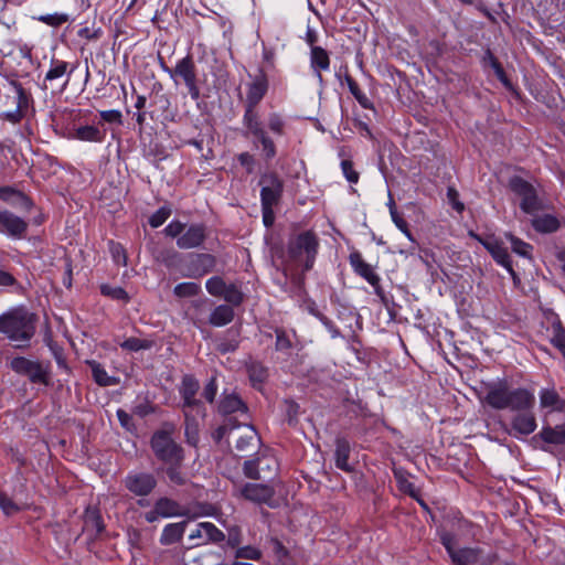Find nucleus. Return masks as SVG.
<instances>
[{
	"mask_svg": "<svg viewBox=\"0 0 565 565\" xmlns=\"http://www.w3.org/2000/svg\"><path fill=\"white\" fill-rule=\"evenodd\" d=\"M0 333L15 348H25L35 334V316L23 307L12 308L0 316Z\"/></svg>",
	"mask_w": 565,
	"mask_h": 565,
	"instance_id": "nucleus-1",
	"label": "nucleus"
},
{
	"mask_svg": "<svg viewBox=\"0 0 565 565\" xmlns=\"http://www.w3.org/2000/svg\"><path fill=\"white\" fill-rule=\"evenodd\" d=\"M319 248V239L311 231L302 232L289 239L285 257V270L302 273L313 267Z\"/></svg>",
	"mask_w": 565,
	"mask_h": 565,
	"instance_id": "nucleus-2",
	"label": "nucleus"
},
{
	"mask_svg": "<svg viewBox=\"0 0 565 565\" xmlns=\"http://www.w3.org/2000/svg\"><path fill=\"white\" fill-rule=\"evenodd\" d=\"M125 489L134 497L140 498L138 504L146 507V497H149L158 486L156 476L147 471H129L122 479Z\"/></svg>",
	"mask_w": 565,
	"mask_h": 565,
	"instance_id": "nucleus-3",
	"label": "nucleus"
},
{
	"mask_svg": "<svg viewBox=\"0 0 565 565\" xmlns=\"http://www.w3.org/2000/svg\"><path fill=\"white\" fill-rule=\"evenodd\" d=\"M10 367L13 372L28 376L31 383L45 386L51 384L50 363L43 364L24 356H17L11 360Z\"/></svg>",
	"mask_w": 565,
	"mask_h": 565,
	"instance_id": "nucleus-4",
	"label": "nucleus"
},
{
	"mask_svg": "<svg viewBox=\"0 0 565 565\" xmlns=\"http://www.w3.org/2000/svg\"><path fill=\"white\" fill-rule=\"evenodd\" d=\"M151 447L157 458L166 463H181L183 460L182 448L172 440L167 431L154 433L151 438Z\"/></svg>",
	"mask_w": 565,
	"mask_h": 565,
	"instance_id": "nucleus-5",
	"label": "nucleus"
},
{
	"mask_svg": "<svg viewBox=\"0 0 565 565\" xmlns=\"http://www.w3.org/2000/svg\"><path fill=\"white\" fill-rule=\"evenodd\" d=\"M171 78L175 84H178V78H181L192 99L196 100L200 97V89L196 84V67L190 54L178 61Z\"/></svg>",
	"mask_w": 565,
	"mask_h": 565,
	"instance_id": "nucleus-6",
	"label": "nucleus"
},
{
	"mask_svg": "<svg viewBox=\"0 0 565 565\" xmlns=\"http://www.w3.org/2000/svg\"><path fill=\"white\" fill-rule=\"evenodd\" d=\"M278 470V461L274 456L262 455L255 460L244 463V472L248 478L270 480Z\"/></svg>",
	"mask_w": 565,
	"mask_h": 565,
	"instance_id": "nucleus-7",
	"label": "nucleus"
},
{
	"mask_svg": "<svg viewBox=\"0 0 565 565\" xmlns=\"http://www.w3.org/2000/svg\"><path fill=\"white\" fill-rule=\"evenodd\" d=\"M260 203L262 205L275 206L278 204L282 194V181L274 173H264L259 179Z\"/></svg>",
	"mask_w": 565,
	"mask_h": 565,
	"instance_id": "nucleus-8",
	"label": "nucleus"
},
{
	"mask_svg": "<svg viewBox=\"0 0 565 565\" xmlns=\"http://www.w3.org/2000/svg\"><path fill=\"white\" fill-rule=\"evenodd\" d=\"M28 227V222L22 217L9 210L0 211V234L12 239H22L26 235Z\"/></svg>",
	"mask_w": 565,
	"mask_h": 565,
	"instance_id": "nucleus-9",
	"label": "nucleus"
},
{
	"mask_svg": "<svg viewBox=\"0 0 565 565\" xmlns=\"http://www.w3.org/2000/svg\"><path fill=\"white\" fill-rule=\"evenodd\" d=\"M200 388L199 381L192 375H184L181 382L180 394L185 411H195L198 415L204 416L202 403L195 398Z\"/></svg>",
	"mask_w": 565,
	"mask_h": 565,
	"instance_id": "nucleus-10",
	"label": "nucleus"
},
{
	"mask_svg": "<svg viewBox=\"0 0 565 565\" xmlns=\"http://www.w3.org/2000/svg\"><path fill=\"white\" fill-rule=\"evenodd\" d=\"M349 262L353 271L365 279L373 288L376 295L381 296L383 290L381 287V278L374 271L373 267L367 264L360 252H353L349 256Z\"/></svg>",
	"mask_w": 565,
	"mask_h": 565,
	"instance_id": "nucleus-11",
	"label": "nucleus"
},
{
	"mask_svg": "<svg viewBox=\"0 0 565 565\" xmlns=\"http://www.w3.org/2000/svg\"><path fill=\"white\" fill-rule=\"evenodd\" d=\"M510 188L515 194L521 196V209L524 212L531 213L537 209V196L532 184L522 178L514 177L510 180Z\"/></svg>",
	"mask_w": 565,
	"mask_h": 565,
	"instance_id": "nucleus-12",
	"label": "nucleus"
},
{
	"mask_svg": "<svg viewBox=\"0 0 565 565\" xmlns=\"http://www.w3.org/2000/svg\"><path fill=\"white\" fill-rule=\"evenodd\" d=\"M188 539L191 542L189 547H194L209 542H221L224 540V534L213 523L202 522L191 531Z\"/></svg>",
	"mask_w": 565,
	"mask_h": 565,
	"instance_id": "nucleus-13",
	"label": "nucleus"
},
{
	"mask_svg": "<svg viewBox=\"0 0 565 565\" xmlns=\"http://www.w3.org/2000/svg\"><path fill=\"white\" fill-rule=\"evenodd\" d=\"M475 237L483 245V247L491 254L493 259L499 265L504 267L511 274L512 277H515V271L513 270L510 255L500 241L493 237L481 238L480 236L477 235Z\"/></svg>",
	"mask_w": 565,
	"mask_h": 565,
	"instance_id": "nucleus-14",
	"label": "nucleus"
},
{
	"mask_svg": "<svg viewBox=\"0 0 565 565\" xmlns=\"http://www.w3.org/2000/svg\"><path fill=\"white\" fill-rule=\"evenodd\" d=\"M206 237V227L203 224H191L185 226L182 235L177 239V245L181 249H192L199 247Z\"/></svg>",
	"mask_w": 565,
	"mask_h": 565,
	"instance_id": "nucleus-15",
	"label": "nucleus"
},
{
	"mask_svg": "<svg viewBox=\"0 0 565 565\" xmlns=\"http://www.w3.org/2000/svg\"><path fill=\"white\" fill-rule=\"evenodd\" d=\"M486 402L494 409H507L510 404V388L505 382L489 387Z\"/></svg>",
	"mask_w": 565,
	"mask_h": 565,
	"instance_id": "nucleus-16",
	"label": "nucleus"
},
{
	"mask_svg": "<svg viewBox=\"0 0 565 565\" xmlns=\"http://www.w3.org/2000/svg\"><path fill=\"white\" fill-rule=\"evenodd\" d=\"M242 495L253 502L268 503L274 497V488L269 484L247 483L241 490Z\"/></svg>",
	"mask_w": 565,
	"mask_h": 565,
	"instance_id": "nucleus-17",
	"label": "nucleus"
},
{
	"mask_svg": "<svg viewBox=\"0 0 565 565\" xmlns=\"http://www.w3.org/2000/svg\"><path fill=\"white\" fill-rule=\"evenodd\" d=\"M268 90V79L265 73L257 75L248 85L246 106L256 107Z\"/></svg>",
	"mask_w": 565,
	"mask_h": 565,
	"instance_id": "nucleus-18",
	"label": "nucleus"
},
{
	"mask_svg": "<svg viewBox=\"0 0 565 565\" xmlns=\"http://www.w3.org/2000/svg\"><path fill=\"white\" fill-rule=\"evenodd\" d=\"M0 199L26 212L31 211L33 207V202L29 196L11 186L0 188Z\"/></svg>",
	"mask_w": 565,
	"mask_h": 565,
	"instance_id": "nucleus-19",
	"label": "nucleus"
},
{
	"mask_svg": "<svg viewBox=\"0 0 565 565\" xmlns=\"http://www.w3.org/2000/svg\"><path fill=\"white\" fill-rule=\"evenodd\" d=\"M535 397L526 388L510 390V404L508 406L511 411H527L533 407Z\"/></svg>",
	"mask_w": 565,
	"mask_h": 565,
	"instance_id": "nucleus-20",
	"label": "nucleus"
},
{
	"mask_svg": "<svg viewBox=\"0 0 565 565\" xmlns=\"http://www.w3.org/2000/svg\"><path fill=\"white\" fill-rule=\"evenodd\" d=\"M74 71V67L70 65V63L58 60V58H52L50 62V68L45 74L44 77V88H46L45 83L46 82H54L57 79H61L66 76L65 85L68 83V78L72 75Z\"/></svg>",
	"mask_w": 565,
	"mask_h": 565,
	"instance_id": "nucleus-21",
	"label": "nucleus"
},
{
	"mask_svg": "<svg viewBox=\"0 0 565 565\" xmlns=\"http://www.w3.org/2000/svg\"><path fill=\"white\" fill-rule=\"evenodd\" d=\"M310 65L316 73L319 82H322L321 71H328L330 67V57L328 52L321 46H311Z\"/></svg>",
	"mask_w": 565,
	"mask_h": 565,
	"instance_id": "nucleus-22",
	"label": "nucleus"
},
{
	"mask_svg": "<svg viewBox=\"0 0 565 565\" xmlns=\"http://www.w3.org/2000/svg\"><path fill=\"white\" fill-rule=\"evenodd\" d=\"M153 505L157 508V512L161 514V518L163 519L183 516L186 514L185 510L180 505L179 502L168 497H161L157 499Z\"/></svg>",
	"mask_w": 565,
	"mask_h": 565,
	"instance_id": "nucleus-23",
	"label": "nucleus"
},
{
	"mask_svg": "<svg viewBox=\"0 0 565 565\" xmlns=\"http://www.w3.org/2000/svg\"><path fill=\"white\" fill-rule=\"evenodd\" d=\"M188 523V521H181L167 524L161 532L160 543L162 545H171L180 542L185 532Z\"/></svg>",
	"mask_w": 565,
	"mask_h": 565,
	"instance_id": "nucleus-24",
	"label": "nucleus"
},
{
	"mask_svg": "<svg viewBox=\"0 0 565 565\" xmlns=\"http://www.w3.org/2000/svg\"><path fill=\"white\" fill-rule=\"evenodd\" d=\"M512 429L514 435H530L536 429V419L531 413H521L513 417Z\"/></svg>",
	"mask_w": 565,
	"mask_h": 565,
	"instance_id": "nucleus-25",
	"label": "nucleus"
},
{
	"mask_svg": "<svg viewBox=\"0 0 565 565\" xmlns=\"http://www.w3.org/2000/svg\"><path fill=\"white\" fill-rule=\"evenodd\" d=\"M540 405L542 408H548L551 412L565 411V401L561 398L554 388H543L540 392Z\"/></svg>",
	"mask_w": 565,
	"mask_h": 565,
	"instance_id": "nucleus-26",
	"label": "nucleus"
},
{
	"mask_svg": "<svg viewBox=\"0 0 565 565\" xmlns=\"http://www.w3.org/2000/svg\"><path fill=\"white\" fill-rule=\"evenodd\" d=\"M482 554L479 547L457 548L450 556L455 565H475L479 562Z\"/></svg>",
	"mask_w": 565,
	"mask_h": 565,
	"instance_id": "nucleus-27",
	"label": "nucleus"
},
{
	"mask_svg": "<svg viewBox=\"0 0 565 565\" xmlns=\"http://www.w3.org/2000/svg\"><path fill=\"white\" fill-rule=\"evenodd\" d=\"M540 438L553 445H564L565 444V423L561 425H556L555 427H543L539 433Z\"/></svg>",
	"mask_w": 565,
	"mask_h": 565,
	"instance_id": "nucleus-28",
	"label": "nucleus"
},
{
	"mask_svg": "<svg viewBox=\"0 0 565 565\" xmlns=\"http://www.w3.org/2000/svg\"><path fill=\"white\" fill-rule=\"evenodd\" d=\"M233 319V308L228 305H220L211 312L209 321L214 327H223L232 322Z\"/></svg>",
	"mask_w": 565,
	"mask_h": 565,
	"instance_id": "nucleus-29",
	"label": "nucleus"
},
{
	"mask_svg": "<svg viewBox=\"0 0 565 565\" xmlns=\"http://www.w3.org/2000/svg\"><path fill=\"white\" fill-rule=\"evenodd\" d=\"M258 436L253 427H245L243 431L235 436V447L239 451H247L256 447Z\"/></svg>",
	"mask_w": 565,
	"mask_h": 565,
	"instance_id": "nucleus-30",
	"label": "nucleus"
},
{
	"mask_svg": "<svg viewBox=\"0 0 565 565\" xmlns=\"http://www.w3.org/2000/svg\"><path fill=\"white\" fill-rule=\"evenodd\" d=\"M335 467L343 471H351L349 465L350 445L347 439L338 438L335 441Z\"/></svg>",
	"mask_w": 565,
	"mask_h": 565,
	"instance_id": "nucleus-31",
	"label": "nucleus"
},
{
	"mask_svg": "<svg viewBox=\"0 0 565 565\" xmlns=\"http://www.w3.org/2000/svg\"><path fill=\"white\" fill-rule=\"evenodd\" d=\"M243 121H244V126L247 129V134L252 135L253 137L265 131L263 124L259 119V116L255 110V107L246 106Z\"/></svg>",
	"mask_w": 565,
	"mask_h": 565,
	"instance_id": "nucleus-32",
	"label": "nucleus"
},
{
	"mask_svg": "<svg viewBox=\"0 0 565 565\" xmlns=\"http://www.w3.org/2000/svg\"><path fill=\"white\" fill-rule=\"evenodd\" d=\"M72 137L81 141L102 142L105 135L99 128L86 125L76 128Z\"/></svg>",
	"mask_w": 565,
	"mask_h": 565,
	"instance_id": "nucleus-33",
	"label": "nucleus"
},
{
	"mask_svg": "<svg viewBox=\"0 0 565 565\" xmlns=\"http://www.w3.org/2000/svg\"><path fill=\"white\" fill-rule=\"evenodd\" d=\"M222 414H233L236 412H245L246 406L236 394H224L218 405Z\"/></svg>",
	"mask_w": 565,
	"mask_h": 565,
	"instance_id": "nucleus-34",
	"label": "nucleus"
},
{
	"mask_svg": "<svg viewBox=\"0 0 565 565\" xmlns=\"http://www.w3.org/2000/svg\"><path fill=\"white\" fill-rule=\"evenodd\" d=\"M533 227L541 233H553L559 227L558 220L552 214L537 215L532 220Z\"/></svg>",
	"mask_w": 565,
	"mask_h": 565,
	"instance_id": "nucleus-35",
	"label": "nucleus"
},
{
	"mask_svg": "<svg viewBox=\"0 0 565 565\" xmlns=\"http://www.w3.org/2000/svg\"><path fill=\"white\" fill-rule=\"evenodd\" d=\"M247 373L253 386L258 388L268 377V370L256 361H252L247 364Z\"/></svg>",
	"mask_w": 565,
	"mask_h": 565,
	"instance_id": "nucleus-36",
	"label": "nucleus"
},
{
	"mask_svg": "<svg viewBox=\"0 0 565 565\" xmlns=\"http://www.w3.org/2000/svg\"><path fill=\"white\" fill-rule=\"evenodd\" d=\"M504 236L510 242L513 253L526 258L532 257L533 246L531 244L518 238L511 233H505Z\"/></svg>",
	"mask_w": 565,
	"mask_h": 565,
	"instance_id": "nucleus-37",
	"label": "nucleus"
},
{
	"mask_svg": "<svg viewBox=\"0 0 565 565\" xmlns=\"http://www.w3.org/2000/svg\"><path fill=\"white\" fill-rule=\"evenodd\" d=\"M95 382L100 386H111L117 384V380L107 374L106 370L97 362H88Z\"/></svg>",
	"mask_w": 565,
	"mask_h": 565,
	"instance_id": "nucleus-38",
	"label": "nucleus"
},
{
	"mask_svg": "<svg viewBox=\"0 0 565 565\" xmlns=\"http://www.w3.org/2000/svg\"><path fill=\"white\" fill-rule=\"evenodd\" d=\"M222 298L230 306H239L244 301V294L236 284H227Z\"/></svg>",
	"mask_w": 565,
	"mask_h": 565,
	"instance_id": "nucleus-39",
	"label": "nucleus"
},
{
	"mask_svg": "<svg viewBox=\"0 0 565 565\" xmlns=\"http://www.w3.org/2000/svg\"><path fill=\"white\" fill-rule=\"evenodd\" d=\"M255 138L262 146L264 158L266 160H271L273 158H275L277 153L276 146L273 139L267 135V132L263 131L259 135L255 136Z\"/></svg>",
	"mask_w": 565,
	"mask_h": 565,
	"instance_id": "nucleus-40",
	"label": "nucleus"
},
{
	"mask_svg": "<svg viewBox=\"0 0 565 565\" xmlns=\"http://www.w3.org/2000/svg\"><path fill=\"white\" fill-rule=\"evenodd\" d=\"M10 85L13 87L15 94H17V109L21 110L22 113L29 107V104L31 102L30 94L23 88L22 84L12 81Z\"/></svg>",
	"mask_w": 565,
	"mask_h": 565,
	"instance_id": "nucleus-41",
	"label": "nucleus"
},
{
	"mask_svg": "<svg viewBox=\"0 0 565 565\" xmlns=\"http://www.w3.org/2000/svg\"><path fill=\"white\" fill-rule=\"evenodd\" d=\"M200 291V285L192 281L178 284L173 289V294L179 298L193 297L199 295Z\"/></svg>",
	"mask_w": 565,
	"mask_h": 565,
	"instance_id": "nucleus-42",
	"label": "nucleus"
},
{
	"mask_svg": "<svg viewBox=\"0 0 565 565\" xmlns=\"http://www.w3.org/2000/svg\"><path fill=\"white\" fill-rule=\"evenodd\" d=\"M226 286H227V284L220 276H213V277L209 278L205 282V288H206L207 292L214 297H220V298H222Z\"/></svg>",
	"mask_w": 565,
	"mask_h": 565,
	"instance_id": "nucleus-43",
	"label": "nucleus"
},
{
	"mask_svg": "<svg viewBox=\"0 0 565 565\" xmlns=\"http://www.w3.org/2000/svg\"><path fill=\"white\" fill-rule=\"evenodd\" d=\"M152 341L139 338H128L120 343V347L127 351L137 352L140 350H148L152 347Z\"/></svg>",
	"mask_w": 565,
	"mask_h": 565,
	"instance_id": "nucleus-44",
	"label": "nucleus"
},
{
	"mask_svg": "<svg viewBox=\"0 0 565 565\" xmlns=\"http://www.w3.org/2000/svg\"><path fill=\"white\" fill-rule=\"evenodd\" d=\"M185 436L188 443L192 446H195L199 440V425L194 418L190 417L188 411H185Z\"/></svg>",
	"mask_w": 565,
	"mask_h": 565,
	"instance_id": "nucleus-45",
	"label": "nucleus"
},
{
	"mask_svg": "<svg viewBox=\"0 0 565 565\" xmlns=\"http://www.w3.org/2000/svg\"><path fill=\"white\" fill-rule=\"evenodd\" d=\"M109 252L113 260L119 266L127 265V254L126 249L120 243L110 241L109 242Z\"/></svg>",
	"mask_w": 565,
	"mask_h": 565,
	"instance_id": "nucleus-46",
	"label": "nucleus"
},
{
	"mask_svg": "<svg viewBox=\"0 0 565 565\" xmlns=\"http://www.w3.org/2000/svg\"><path fill=\"white\" fill-rule=\"evenodd\" d=\"M483 63L484 64H489L495 72V75L498 76V78L503 83V84H507V78H505V74H504V71L501 66V64L499 63V61L497 60V57L492 54V52L490 50H488L483 56Z\"/></svg>",
	"mask_w": 565,
	"mask_h": 565,
	"instance_id": "nucleus-47",
	"label": "nucleus"
},
{
	"mask_svg": "<svg viewBox=\"0 0 565 565\" xmlns=\"http://www.w3.org/2000/svg\"><path fill=\"white\" fill-rule=\"evenodd\" d=\"M158 260H160L167 268L175 269L181 262V257L175 250H166L159 255Z\"/></svg>",
	"mask_w": 565,
	"mask_h": 565,
	"instance_id": "nucleus-48",
	"label": "nucleus"
},
{
	"mask_svg": "<svg viewBox=\"0 0 565 565\" xmlns=\"http://www.w3.org/2000/svg\"><path fill=\"white\" fill-rule=\"evenodd\" d=\"M552 344L557 348L565 356V329L557 323L553 326Z\"/></svg>",
	"mask_w": 565,
	"mask_h": 565,
	"instance_id": "nucleus-49",
	"label": "nucleus"
},
{
	"mask_svg": "<svg viewBox=\"0 0 565 565\" xmlns=\"http://www.w3.org/2000/svg\"><path fill=\"white\" fill-rule=\"evenodd\" d=\"M40 22H43L50 26H60L63 23L68 21V15L66 13H53V14H42L36 18Z\"/></svg>",
	"mask_w": 565,
	"mask_h": 565,
	"instance_id": "nucleus-50",
	"label": "nucleus"
},
{
	"mask_svg": "<svg viewBox=\"0 0 565 565\" xmlns=\"http://www.w3.org/2000/svg\"><path fill=\"white\" fill-rule=\"evenodd\" d=\"M171 210L167 206H162L157 210L149 218V224L151 227L157 228L161 226L170 216Z\"/></svg>",
	"mask_w": 565,
	"mask_h": 565,
	"instance_id": "nucleus-51",
	"label": "nucleus"
},
{
	"mask_svg": "<svg viewBox=\"0 0 565 565\" xmlns=\"http://www.w3.org/2000/svg\"><path fill=\"white\" fill-rule=\"evenodd\" d=\"M85 527L95 530L96 534H99L104 530V524L100 515L95 511L87 512L85 519Z\"/></svg>",
	"mask_w": 565,
	"mask_h": 565,
	"instance_id": "nucleus-52",
	"label": "nucleus"
},
{
	"mask_svg": "<svg viewBox=\"0 0 565 565\" xmlns=\"http://www.w3.org/2000/svg\"><path fill=\"white\" fill-rule=\"evenodd\" d=\"M395 477L398 481L399 490L409 494L412 498L417 499L418 490L416 489L415 484L413 482H411L402 473L395 472Z\"/></svg>",
	"mask_w": 565,
	"mask_h": 565,
	"instance_id": "nucleus-53",
	"label": "nucleus"
},
{
	"mask_svg": "<svg viewBox=\"0 0 565 565\" xmlns=\"http://www.w3.org/2000/svg\"><path fill=\"white\" fill-rule=\"evenodd\" d=\"M267 124L274 134L284 135L286 122L279 114H270Z\"/></svg>",
	"mask_w": 565,
	"mask_h": 565,
	"instance_id": "nucleus-54",
	"label": "nucleus"
},
{
	"mask_svg": "<svg viewBox=\"0 0 565 565\" xmlns=\"http://www.w3.org/2000/svg\"><path fill=\"white\" fill-rule=\"evenodd\" d=\"M170 467L167 469V476L169 480L178 486H182L185 483L186 479L184 475L181 472L179 465L180 463H169Z\"/></svg>",
	"mask_w": 565,
	"mask_h": 565,
	"instance_id": "nucleus-55",
	"label": "nucleus"
},
{
	"mask_svg": "<svg viewBox=\"0 0 565 565\" xmlns=\"http://www.w3.org/2000/svg\"><path fill=\"white\" fill-rule=\"evenodd\" d=\"M0 509L3 511L6 515H12L20 511V508L17 503L12 501L6 493L0 491Z\"/></svg>",
	"mask_w": 565,
	"mask_h": 565,
	"instance_id": "nucleus-56",
	"label": "nucleus"
},
{
	"mask_svg": "<svg viewBox=\"0 0 565 565\" xmlns=\"http://www.w3.org/2000/svg\"><path fill=\"white\" fill-rule=\"evenodd\" d=\"M235 557L258 561L262 557V552L254 546H243L236 551Z\"/></svg>",
	"mask_w": 565,
	"mask_h": 565,
	"instance_id": "nucleus-57",
	"label": "nucleus"
},
{
	"mask_svg": "<svg viewBox=\"0 0 565 565\" xmlns=\"http://www.w3.org/2000/svg\"><path fill=\"white\" fill-rule=\"evenodd\" d=\"M341 169H342V172L345 177V179L350 182V183H358L359 181V173L353 169V163L351 160H342L341 161Z\"/></svg>",
	"mask_w": 565,
	"mask_h": 565,
	"instance_id": "nucleus-58",
	"label": "nucleus"
},
{
	"mask_svg": "<svg viewBox=\"0 0 565 565\" xmlns=\"http://www.w3.org/2000/svg\"><path fill=\"white\" fill-rule=\"evenodd\" d=\"M184 230V223L180 221H172L164 227V233L167 236L178 239L182 235Z\"/></svg>",
	"mask_w": 565,
	"mask_h": 565,
	"instance_id": "nucleus-59",
	"label": "nucleus"
},
{
	"mask_svg": "<svg viewBox=\"0 0 565 565\" xmlns=\"http://www.w3.org/2000/svg\"><path fill=\"white\" fill-rule=\"evenodd\" d=\"M391 217L396 227L403 232L408 238L412 237L408 224L396 209H391Z\"/></svg>",
	"mask_w": 565,
	"mask_h": 565,
	"instance_id": "nucleus-60",
	"label": "nucleus"
},
{
	"mask_svg": "<svg viewBox=\"0 0 565 565\" xmlns=\"http://www.w3.org/2000/svg\"><path fill=\"white\" fill-rule=\"evenodd\" d=\"M447 199L452 209L458 213H461L465 210V205L462 202H460L459 193L455 188L449 186L447 189Z\"/></svg>",
	"mask_w": 565,
	"mask_h": 565,
	"instance_id": "nucleus-61",
	"label": "nucleus"
},
{
	"mask_svg": "<svg viewBox=\"0 0 565 565\" xmlns=\"http://www.w3.org/2000/svg\"><path fill=\"white\" fill-rule=\"evenodd\" d=\"M217 393L216 379L211 377L203 390V397L209 403H213Z\"/></svg>",
	"mask_w": 565,
	"mask_h": 565,
	"instance_id": "nucleus-62",
	"label": "nucleus"
},
{
	"mask_svg": "<svg viewBox=\"0 0 565 565\" xmlns=\"http://www.w3.org/2000/svg\"><path fill=\"white\" fill-rule=\"evenodd\" d=\"M238 162L246 169L247 173H253L255 169V158L249 152H242L237 156Z\"/></svg>",
	"mask_w": 565,
	"mask_h": 565,
	"instance_id": "nucleus-63",
	"label": "nucleus"
},
{
	"mask_svg": "<svg viewBox=\"0 0 565 565\" xmlns=\"http://www.w3.org/2000/svg\"><path fill=\"white\" fill-rule=\"evenodd\" d=\"M77 35L81 39H85L87 41L97 40L102 35V30L100 29H93V28L84 26V28L78 30Z\"/></svg>",
	"mask_w": 565,
	"mask_h": 565,
	"instance_id": "nucleus-64",
	"label": "nucleus"
}]
</instances>
